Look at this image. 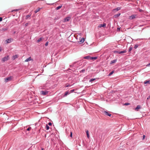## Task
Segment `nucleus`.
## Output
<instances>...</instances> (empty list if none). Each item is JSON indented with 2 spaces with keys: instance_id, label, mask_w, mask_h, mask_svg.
I'll return each mask as SVG.
<instances>
[{
  "instance_id": "f257e3e1",
  "label": "nucleus",
  "mask_w": 150,
  "mask_h": 150,
  "mask_svg": "<svg viewBox=\"0 0 150 150\" xmlns=\"http://www.w3.org/2000/svg\"><path fill=\"white\" fill-rule=\"evenodd\" d=\"M8 56H7L2 58L1 59V61L2 62H5L6 61L9 59Z\"/></svg>"
},
{
  "instance_id": "f03ea898",
  "label": "nucleus",
  "mask_w": 150,
  "mask_h": 150,
  "mask_svg": "<svg viewBox=\"0 0 150 150\" xmlns=\"http://www.w3.org/2000/svg\"><path fill=\"white\" fill-rule=\"evenodd\" d=\"M13 77L12 76H10L9 77H8L7 78H6L5 79V82H7L9 81H11Z\"/></svg>"
},
{
  "instance_id": "7ed1b4c3",
  "label": "nucleus",
  "mask_w": 150,
  "mask_h": 150,
  "mask_svg": "<svg viewBox=\"0 0 150 150\" xmlns=\"http://www.w3.org/2000/svg\"><path fill=\"white\" fill-rule=\"evenodd\" d=\"M137 15H132L129 16V19L130 20H132L134 18H137Z\"/></svg>"
},
{
  "instance_id": "20e7f679",
  "label": "nucleus",
  "mask_w": 150,
  "mask_h": 150,
  "mask_svg": "<svg viewBox=\"0 0 150 150\" xmlns=\"http://www.w3.org/2000/svg\"><path fill=\"white\" fill-rule=\"evenodd\" d=\"M13 40V39L12 38H9L6 40V42L7 43H9L12 42Z\"/></svg>"
},
{
  "instance_id": "39448f33",
  "label": "nucleus",
  "mask_w": 150,
  "mask_h": 150,
  "mask_svg": "<svg viewBox=\"0 0 150 150\" xmlns=\"http://www.w3.org/2000/svg\"><path fill=\"white\" fill-rule=\"evenodd\" d=\"M121 8H122L121 7H118L116 8H115V9H113L112 10V11L113 12L117 11L120 10L121 9Z\"/></svg>"
},
{
  "instance_id": "423d86ee",
  "label": "nucleus",
  "mask_w": 150,
  "mask_h": 150,
  "mask_svg": "<svg viewBox=\"0 0 150 150\" xmlns=\"http://www.w3.org/2000/svg\"><path fill=\"white\" fill-rule=\"evenodd\" d=\"M48 93V92L47 91H41V94L45 95H47Z\"/></svg>"
},
{
  "instance_id": "0eeeda50",
  "label": "nucleus",
  "mask_w": 150,
  "mask_h": 150,
  "mask_svg": "<svg viewBox=\"0 0 150 150\" xmlns=\"http://www.w3.org/2000/svg\"><path fill=\"white\" fill-rule=\"evenodd\" d=\"M141 108V106L140 105H138L136 108H134V110L136 111H138Z\"/></svg>"
},
{
  "instance_id": "6e6552de",
  "label": "nucleus",
  "mask_w": 150,
  "mask_h": 150,
  "mask_svg": "<svg viewBox=\"0 0 150 150\" xmlns=\"http://www.w3.org/2000/svg\"><path fill=\"white\" fill-rule=\"evenodd\" d=\"M103 112L104 115H105L108 116L110 117L111 116V115L108 112L106 111H104Z\"/></svg>"
},
{
  "instance_id": "1a4fd4ad",
  "label": "nucleus",
  "mask_w": 150,
  "mask_h": 150,
  "mask_svg": "<svg viewBox=\"0 0 150 150\" xmlns=\"http://www.w3.org/2000/svg\"><path fill=\"white\" fill-rule=\"evenodd\" d=\"M106 25V24L104 23L103 24H100L98 26V27L101 28L102 27H105Z\"/></svg>"
},
{
  "instance_id": "9d476101",
  "label": "nucleus",
  "mask_w": 150,
  "mask_h": 150,
  "mask_svg": "<svg viewBox=\"0 0 150 150\" xmlns=\"http://www.w3.org/2000/svg\"><path fill=\"white\" fill-rule=\"evenodd\" d=\"M70 17H67L64 18V21L65 22L68 21L70 19Z\"/></svg>"
},
{
  "instance_id": "9b49d317",
  "label": "nucleus",
  "mask_w": 150,
  "mask_h": 150,
  "mask_svg": "<svg viewBox=\"0 0 150 150\" xmlns=\"http://www.w3.org/2000/svg\"><path fill=\"white\" fill-rule=\"evenodd\" d=\"M144 83L145 84H150V80H146L144 82Z\"/></svg>"
},
{
  "instance_id": "f8f14e48",
  "label": "nucleus",
  "mask_w": 150,
  "mask_h": 150,
  "mask_svg": "<svg viewBox=\"0 0 150 150\" xmlns=\"http://www.w3.org/2000/svg\"><path fill=\"white\" fill-rule=\"evenodd\" d=\"M18 55H15L14 56H13L12 57V59L13 60H15L16 58H18Z\"/></svg>"
},
{
  "instance_id": "ddd939ff",
  "label": "nucleus",
  "mask_w": 150,
  "mask_h": 150,
  "mask_svg": "<svg viewBox=\"0 0 150 150\" xmlns=\"http://www.w3.org/2000/svg\"><path fill=\"white\" fill-rule=\"evenodd\" d=\"M91 57L90 56H87L85 57H83L84 59H90L91 60Z\"/></svg>"
},
{
  "instance_id": "4468645a",
  "label": "nucleus",
  "mask_w": 150,
  "mask_h": 150,
  "mask_svg": "<svg viewBox=\"0 0 150 150\" xmlns=\"http://www.w3.org/2000/svg\"><path fill=\"white\" fill-rule=\"evenodd\" d=\"M120 13H118L117 14L114 15V17L115 18H117L120 16Z\"/></svg>"
},
{
  "instance_id": "2eb2a0df",
  "label": "nucleus",
  "mask_w": 150,
  "mask_h": 150,
  "mask_svg": "<svg viewBox=\"0 0 150 150\" xmlns=\"http://www.w3.org/2000/svg\"><path fill=\"white\" fill-rule=\"evenodd\" d=\"M126 52H127V51L126 50L121 51H120V52H119V54L125 53Z\"/></svg>"
},
{
  "instance_id": "dca6fc26",
  "label": "nucleus",
  "mask_w": 150,
  "mask_h": 150,
  "mask_svg": "<svg viewBox=\"0 0 150 150\" xmlns=\"http://www.w3.org/2000/svg\"><path fill=\"white\" fill-rule=\"evenodd\" d=\"M97 57H91V60H95L97 59Z\"/></svg>"
},
{
  "instance_id": "f3484780",
  "label": "nucleus",
  "mask_w": 150,
  "mask_h": 150,
  "mask_svg": "<svg viewBox=\"0 0 150 150\" xmlns=\"http://www.w3.org/2000/svg\"><path fill=\"white\" fill-rule=\"evenodd\" d=\"M117 60L116 59L111 61L110 62V64H112L115 63L117 62Z\"/></svg>"
},
{
  "instance_id": "a211bd4d",
  "label": "nucleus",
  "mask_w": 150,
  "mask_h": 150,
  "mask_svg": "<svg viewBox=\"0 0 150 150\" xmlns=\"http://www.w3.org/2000/svg\"><path fill=\"white\" fill-rule=\"evenodd\" d=\"M86 134L87 137L88 138H89V135L88 133V130H87L86 131Z\"/></svg>"
},
{
  "instance_id": "6ab92c4d",
  "label": "nucleus",
  "mask_w": 150,
  "mask_h": 150,
  "mask_svg": "<svg viewBox=\"0 0 150 150\" xmlns=\"http://www.w3.org/2000/svg\"><path fill=\"white\" fill-rule=\"evenodd\" d=\"M62 7V5L59 6H57V7L55 8V9L56 10H58L59 9H60V8H61Z\"/></svg>"
},
{
  "instance_id": "aec40b11",
  "label": "nucleus",
  "mask_w": 150,
  "mask_h": 150,
  "mask_svg": "<svg viewBox=\"0 0 150 150\" xmlns=\"http://www.w3.org/2000/svg\"><path fill=\"white\" fill-rule=\"evenodd\" d=\"M70 93L68 91H66L64 93V97L66 96L67 95L69 94Z\"/></svg>"
},
{
  "instance_id": "412c9836",
  "label": "nucleus",
  "mask_w": 150,
  "mask_h": 150,
  "mask_svg": "<svg viewBox=\"0 0 150 150\" xmlns=\"http://www.w3.org/2000/svg\"><path fill=\"white\" fill-rule=\"evenodd\" d=\"M31 60V57H29L27 59L25 60V62H27L30 61Z\"/></svg>"
},
{
  "instance_id": "4be33fe9",
  "label": "nucleus",
  "mask_w": 150,
  "mask_h": 150,
  "mask_svg": "<svg viewBox=\"0 0 150 150\" xmlns=\"http://www.w3.org/2000/svg\"><path fill=\"white\" fill-rule=\"evenodd\" d=\"M40 8H38V9H37L34 11V12L35 13H36L38 12L39 11H40Z\"/></svg>"
},
{
  "instance_id": "5701e85b",
  "label": "nucleus",
  "mask_w": 150,
  "mask_h": 150,
  "mask_svg": "<svg viewBox=\"0 0 150 150\" xmlns=\"http://www.w3.org/2000/svg\"><path fill=\"white\" fill-rule=\"evenodd\" d=\"M8 30L7 28H4L1 29V30L3 31H6Z\"/></svg>"
},
{
  "instance_id": "b1692460",
  "label": "nucleus",
  "mask_w": 150,
  "mask_h": 150,
  "mask_svg": "<svg viewBox=\"0 0 150 150\" xmlns=\"http://www.w3.org/2000/svg\"><path fill=\"white\" fill-rule=\"evenodd\" d=\"M133 48V47H131V46H130L129 47V49L128 50V51L129 52H130L132 50Z\"/></svg>"
},
{
  "instance_id": "393cba45",
  "label": "nucleus",
  "mask_w": 150,
  "mask_h": 150,
  "mask_svg": "<svg viewBox=\"0 0 150 150\" xmlns=\"http://www.w3.org/2000/svg\"><path fill=\"white\" fill-rule=\"evenodd\" d=\"M84 41V38H81V40H80V42L81 43H83Z\"/></svg>"
},
{
  "instance_id": "a878e982",
  "label": "nucleus",
  "mask_w": 150,
  "mask_h": 150,
  "mask_svg": "<svg viewBox=\"0 0 150 150\" xmlns=\"http://www.w3.org/2000/svg\"><path fill=\"white\" fill-rule=\"evenodd\" d=\"M139 46V45H138V44H136L135 45L134 47V48L135 49H136L137 47H138Z\"/></svg>"
},
{
  "instance_id": "bb28decb",
  "label": "nucleus",
  "mask_w": 150,
  "mask_h": 150,
  "mask_svg": "<svg viewBox=\"0 0 150 150\" xmlns=\"http://www.w3.org/2000/svg\"><path fill=\"white\" fill-rule=\"evenodd\" d=\"M46 129L47 130H48L50 128L48 126V125L47 124L46 125Z\"/></svg>"
},
{
  "instance_id": "cd10ccee",
  "label": "nucleus",
  "mask_w": 150,
  "mask_h": 150,
  "mask_svg": "<svg viewBox=\"0 0 150 150\" xmlns=\"http://www.w3.org/2000/svg\"><path fill=\"white\" fill-rule=\"evenodd\" d=\"M114 73V71H112L111 72H110L108 76H110L111 75H112Z\"/></svg>"
},
{
  "instance_id": "c85d7f7f",
  "label": "nucleus",
  "mask_w": 150,
  "mask_h": 150,
  "mask_svg": "<svg viewBox=\"0 0 150 150\" xmlns=\"http://www.w3.org/2000/svg\"><path fill=\"white\" fill-rule=\"evenodd\" d=\"M85 71V69H83L82 70H81V71H80V72L81 73H83Z\"/></svg>"
},
{
  "instance_id": "c756f323",
  "label": "nucleus",
  "mask_w": 150,
  "mask_h": 150,
  "mask_svg": "<svg viewBox=\"0 0 150 150\" xmlns=\"http://www.w3.org/2000/svg\"><path fill=\"white\" fill-rule=\"evenodd\" d=\"M138 9L139 10V11L140 12H144L143 10L141 9H140L139 8H138Z\"/></svg>"
},
{
  "instance_id": "7c9ffc66",
  "label": "nucleus",
  "mask_w": 150,
  "mask_h": 150,
  "mask_svg": "<svg viewBox=\"0 0 150 150\" xmlns=\"http://www.w3.org/2000/svg\"><path fill=\"white\" fill-rule=\"evenodd\" d=\"M96 79H91L90 81H89V82H92V81H94Z\"/></svg>"
},
{
  "instance_id": "2f4dec72",
  "label": "nucleus",
  "mask_w": 150,
  "mask_h": 150,
  "mask_svg": "<svg viewBox=\"0 0 150 150\" xmlns=\"http://www.w3.org/2000/svg\"><path fill=\"white\" fill-rule=\"evenodd\" d=\"M130 104V103H125L124 104V105H129Z\"/></svg>"
},
{
  "instance_id": "473e14b6",
  "label": "nucleus",
  "mask_w": 150,
  "mask_h": 150,
  "mask_svg": "<svg viewBox=\"0 0 150 150\" xmlns=\"http://www.w3.org/2000/svg\"><path fill=\"white\" fill-rule=\"evenodd\" d=\"M42 40V38H40L39 39H38L37 40V42H39L40 41H41Z\"/></svg>"
},
{
  "instance_id": "72a5a7b5",
  "label": "nucleus",
  "mask_w": 150,
  "mask_h": 150,
  "mask_svg": "<svg viewBox=\"0 0 150 150\" xmlns=\"http://www.w3.org/2000/svg\"><path fill=\"white\" fill-rule=\"evenodd\" d=\"M31 129V127H28L27 129V131H30Z\"/></svg>"
},
{
  "instance_id": "f704fd0d",
  "label": "nucleus",
  "mask_w": 150,
  "mask_h": 150,
  "mask_svg": "<svg viewBox=\"0 0 150 150\" xmlns=\"http://www.w3.org/2000/svg\"><path fill=\"white\" fill-rule=\"evenodd\" d=\"M30 16V15H28L26 16V19H28Z\"/></svg>"
},
{
  "instance_id": "c9c22d12",
  "label": "nucleus",
  "mask_w": 150,
  "mask_h": 150,
  "mask_svg": "<svg viewBox=\"0 0 150 150\" xmlns=\"http://www.w3.org/2000/svg\"><path fill=\"white\" fill-rule=\"evenodd\" d=\"M120 51H114V52L115 53H118L119 54V52Z\"/></svg>"
},
{
  "instance_id": "e433bc0d",
  "label": "nucleus",
  "mask_w": 150,
  "mask_h": 150,
  "mask_svg": "<svg viewBox=\"0 0 150 150\" xmlns=\"http://www.w3.org/2000/svg\"><path fill=\"white\" fill-rule=\"evenodd\" d=\"M70 137H72V132H71L70 134Z\"/></svg>"
},
{
  "instance_id": "4c0bfd02",
  "label": "nucleus",
  "mask_w": 150,
  "mask_h": 150,
  "mask_svg": "<svg viewBox=\"0 0 150 150\" xmlns=\"http://www.w3.org/2000/svg\"><path fill=\"white\" fill-rule=\"evenodd\" d=\"M48 125H49L50 126H51L52 125V123L50 122H49L48 123Z\"/></svg>"
},
{
  "instance_id": "58836bf2",
  "label": "nucleus",
  "mask_w": 150,
  "mask_h": 150,
  "mask_svg": "<svg viewBox=\"0 0 150 150\" xmlns=\"http://www.w3.org/2000/svg\"><path fill=\"white\" fill-rule=\"evenodd\" d=\"M74 91V89L71 90H70V93H72Z\"/></svg>"
},
{
  "instance_id": "ea45409f",
  "label": "nucleus",
  "mask_w": 150,
  "mask_h": 150,
  "mask_svg": "<svg viewBox=\"0 0 150 150\" xmlns=\"http://www.w3.org/2000/svg\"><path fill=\"white\" fill-rule=\"evenodd\" d=\"M48 42H47L45 44V45L46 46H47L48 45Z\"/></svg>"
},
{
  "instance_id": "a19ab883",
  "label": "nucleus",
  "mask_w": 150,
  "mask_h": 150,
  "mask_svg": "<svg viewBox=\"0 0 150 150\" xmlns=\"http://www.w3.org/2000/svg\"><path fill=\"white\" fill-rule=\"evenodd\" d=\"M59 19V17H58L57 18H55L54 20H56L58 19Z\"/></svg>"
},
{
  "instance_id": "79ce46f5",
  "label": "nucleus",
  "mask_w": 150,
  "mask_h": 150,
  "mask_svg": "<svg viewBox=\"0 0 150 150\" xmlns=\"http://www.w3.org/2000/svg\"><path fill=\"white\" fill-rule=\"evenodd\" d=\"M2 17H0V21H2Z\"/></svg>"
},
{
  "instance_id": "37998d69",
  "label": "nucleus",
  "mask_w": 150,
  "mask_h": 150,
  "mask_svg": "<svg viewBox=\"0 0 150 150\" xmlns=\"http://www.w3.org/2000/svg\"><path fill=\"white\" fill-rule=\"evenodd\" d=\"M150 66V63H149L146 65L147 67H149Z\"/></svg>"
},
{
  "instance_id": "c03bdc74",
  "label": "nucleus",
  "mask_w": 150,
  "mask_h": 150,
  "mask_svg": "<svg viewBox=\"0 0 150 150\" xmlns=\"http://www.w3.org/2000/svg\"><path fill=\"white\" fill-rule=\"evenodd\" d=\"M70 86H71L69 84V85H66L65 87H68Z\"/></svg>"
},
{
  "instance_id": "a18cd8bd",
  "label": "nucleus",
  "mask_w": 150,
  "mask_h": 150,
  "mask_svg": "<svg viewBox=\"0 0 150 150\" xmlns=\"http://www.w3.org/2000/svg\"><path fill=\"white\" fill-rule=\"evenodd\" d=\"M150 98V95L148 96V97L147 98V99H149Z\"/></svg>"
},
{
  "instance_id": "49530a36",
  "label": "nucleus",
  "mask_w": 150,
  "mask_h": 150,
  "mask_svg": "<svg viewBox=\"0 0 150 150\" xmlns=\"http://www.w3.org/2000/svg\"><path fill=\"white\" fill-rule=\"evenodd\" d=\"M76 63H77L76 62H74L73 63V64H74H74H76Z\"/></svg>"
},
{
  "instance_id": "de8ad7c7",
  "label": "nucleus",
  "mask_w": 150,
  "mask_h": 150,
  "mask_svg": "<svg viewBox=\"0 0 150 150\" xmlns=\"http://www.w3.org/2000/svg\"><path fill=\"white\" fill-rule=\"evenodd\" d=\"M145 135H144L143 136V139H144L145 138Z\"/></svg>"
},
{
  "instance_id": "09e8293b",
  "label": "nucleus",
  "mask_w": 150,
  "mask_h": 150,
  "mask_svg": "<svg viewBox=\"0 0 150 150\" xmlns=\"http://www.w3.org/2000/svg\"><path fill=\"white\" fill-rule=\"evenodd\" d=\"M70 67H73V66H74V64H72V65H70Z\"/></svg>"
},
{
  "instance_id": "8fccbe9b",
  "label": "nucleus",
  "mask_w": 150,
  "mask_h": 150,
  "mask_svg": "<svg viewBox=\"0 0 150 150\" xmlns=\"http://www.w3.org/2000/svg\"><path fill=\"white\" fill-rule=\"evenodd\" d=\"M120 30V28H117V30Z\"/></svg>"
},
{
  "instance_id": "3c124183",
  "label": "nucleus",
  "mask_w": 150,
  "mask_h": 150,
  "mask_svg": "<svg viewBox=\"0 0 150 150\" xmlns=\"http://www.w3.org/2000/svg\"><path fill=\"white\" fill-rule=\"evenodd\" d=\"M1 50H2L1 48V47H0V52L1 51Z\"/></svg>"
},
{
  "instance_id": "603ef678",
  "label": "nucleus",
  "mask_w": 150,
  "mask_h": 150,
  "mask_svg": "<svg viewBox=\"0 0 150 150\" xmlns=\"http://www.w3.org/2000/svg\"><path fill=\"white\" fill-rule=\"evenodd\" d=\"M41 150H44L43 148H42L41 149Z\"/></svg>"
}]
</instances>
